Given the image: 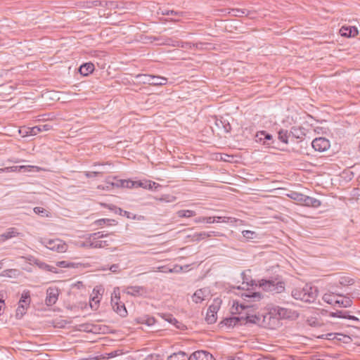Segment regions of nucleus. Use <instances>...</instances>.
<instances>
[{
    "instance_id": "nucleus-14",
    "label": "nucleus",
    "mask_w": 360,
    "mask_h": 360,
    "mask_svg": "<svg viewBox=\"0 0 360 360\" xmlns=\"http://www.w3.org/2000/svg\"><path fill=\"white\" fill-rule=\"evenodd\" d=\"M215 125L219 129L222 130L224 133H229L231 130V124L227 119L220 117L215 119Z\"/></svg>"
},
{
    "instance_id": "nucleus-38",
    "label": "nucleus",
    "mask_w": 360,
    "mask_h": 360,
    "mask_svg": "<svg viewBox=\"0 0 360 360\" xmlns=\"http://www.w3.org/2000/svg\"><path fill=\"white\" fill-rule=\"evenodd\" d=\"M329 316L345 319L347 317V312L343 311H337L336 312H330V313H329Z\"/></svg>"
},
{
    "instance_id": "nucleus-47",
    "label": "nucleus",
    "mask_w": 360,
    "mask_h": 360,
    "mask_svg": "<svg viewBox=\"0 0 360 360\" xmlns=\"http://www.w3.org/2000/svg\"><path fill=\"white\" fill-rule=\"evenodd\" d=\"M166 320L168 322H169V323H172L174 325H176V328H180V326L179 325H177V324H179L180 323L175 318H174L172 316L168 315L167 318L166 319Z\"/></svg>"
},
{
    "instance_id": "nucleus-37",
    "label": "nucleus",
    "mask_w": 360,
    "mask_h": 360,
    "mask_svg": "<svg viewBox=\"0 0 360 360\" xmlns=\"http://www.w3.org/2000/svg\"><path fill=\"white\" fill-rule=\"evenodd\" d=\"M33 211L36 214L40 215L41 217H49V212L43 207H36L33 209Z\"/></svg>"
},
{
    "instance_id": "nucleus-63",
    "label": "nucleus",
    "mask_w": 360,
    "mask_h": 360,
    "mask_svg": "<svg viewBox=\"0 0 360 360\" xmlns=\"http://www.w3.org/2000/svg\"><path fill=\"white\" fill-rule=\"evenodd\" d=\"M151 183H152V184L150 185V187H152V188H153V187H155V186H156L157 184H156L155 182H152V181H151Z\"/></svg>"
},
{
    "instance_id": "nucleus-55",
    "label": "nucleus",
    "mask_w": 360,
    "mask_h": 360,
    "mask_svg": "<svg viewBox=\"0 0 360 360\" xmlns=\"http://www.w3.org/2000/svg\"><path fill=\"white\" fill-rule=\"evenodd\" d=\"M108 269L112 273H117L120 271V266L117 264L111 265Z\"/></svg>"
},
{
    "instance_id": "nucleus-50",
    "label": "nucleus",
    "mask_w": 360,
    "mask_h": 360,
    "mask_svg": "<svg viewBox=\"0 0 360 360\" xmlns=\"http://www.w3.org/2000/svg\"><path fill=\"white\" fill-rule=\"evenodd\" d=\"M120 211L121 215L126 216L129 219H135L136 218V215L132 213H130L127 211H124L121 209H120Z\"/></svg>"
},
{
    "instance_id": "nucleus-56",
    "label": "nucleus",
    "mask_w": 360,
    "mask_h": 360,
    "mask_svg": "<svg viewBox=\"0 0 360 360\" xmlns=\"http://www.w3.org/2000/svg\"><path fill=\"white\" fill-rule=\"evenodd\" d=\"M290 197L292 198H294L295 200H303V197L304 195H300V194H298L297 193H292L290 195Z\"/></svg>"
},
{
    "instance_id": "nucleus-27",
    "label": "nucleus",
    "mask_w": 360,
    "mask_h": 360,
    "mask_svg": "<svg viewBox=\"0 0 360 360\" xmlns=\"http://www.w3.org/2000/svg\"><path fill=\"white\" fill-rule=\"evenodd\" d=\"M249 11L246 9H240V8H232L229 11V14L231 16L235 17H241L243 15H248Z\"/></svg>"
},
{
    "instance_id": "nucleus-25",
    "label": "nucleus",
    "mask_w": 360,
    "mask_h": 360,
    "mask_svg": "<svg viewBox=\"0 0 360 360\" xmlns=\"http://www.w3.org/2000/svg\"><path fill=\"white\" fill-rule=\"evenodd\" d=\"M215 217V222H223V223H228V224H234L236 222H240V224L243 222L242 220L236 219L233 217Z\"/></svg>"
},
{
    "instance_id": "nucleus-3",
    "label": "nucleus",
    "mask_w": 360,
    "mask_h": 360,
    "mask_svg": "<svg viewBox=\"0 0 360 360\" xmlns=\"http://www.w3.org/2000/svg\"><path fill=\"white\" fill-rule=\"evenodd\" d=\"M259 285L264 291L272 293H281L285 288V283L279 278L262 279L259 281Z\"/></svg>"
},
{
    "instance_id": "nucleus-41",
    "label": "nucleus",
    "mask_w": 360,
    "mask_h": 360,
    "mask_svg": "<svg viewBox=\"0 0 360 360\" xmlns=\"http://www.w3.org/2000/svg\"><path fill=\"white\" fill-rule=\"evenodd\" d=\"M40 132V127L38 126H35L28 129V131L26 132L27 135L35 136Z\"/></svg>"
},
{
    "instance_id": "nucleus-49",
    "label": "nucleus",
    "mask_w": 360,
    "mask_h": 360,
    "mask_svg": "<svg viewBox=\"0 0 360 360\" xmlns=\"http://www.w3.org/2000/svg\"><path fill=\"white\" fill-rule=\"evenodd\" d=\"M335 335L333 333H327L321 335H317L316 338L318 339H327L332 340L335 338Z\"/></svg>"
},
{
    "instance_id": "nucleus-59",
    "label": "nucleus",
    "mask_w": 360,
    "mask_h": 360,
    "mask_svg": "<svg viewBox=\"0 0 360 360\" xmlns=\"http://www.w3.org/2000/svg\"><path fill=\"white\" fill-rule=\"evenodd\" d=\"M345 319H349V320H354V321H359V319L356 318V316L348 315V314H347V317Z\"/></svg>"
},
{
    "instance_id": "nucleus-6",
    "label": "nucleus",
    "mask_w": 360,
    "mask_h": 360,
    "mask_svg": "<svg viewBox=\"0 0 360 360\" xmlns=\"http://www.w3.org/2000/svg\"><path fill=\"white\" fill-rule=\"evenodd\" d=\"M40 242L41 243L42 245H44L48 249L51 250H55L58 252H64L67 250L66 244L58 238H55V239L41 238L40 240Z\"/></svg>"
},
{
    "instance_id": "nucleus-19",
    "label": "nucleus",
    "mask_w": 360,
    "mask_h": 360,
    "mask_svg": "<svg viewBox=\"0 0 360 360\" xmlns=\"http://www.w3.org/2000/svg\"><path fill=\"white\" fill-rule=\"evenodd\" d=\"M242 321L240 316H231L224 319L221 324L226 326L228 328H233L238 325Z\"/></svg>"
},
{
    "instance_id": "nucleus-58",
    "label": "nucleus",
    "mask_w": 360,
    "mask_h": 360,
    "mask_svg": "<svg viewBox=\"0 0 360 360\" xmlns=\"http://www.w3.org/2000/svg\"><path fill=\"white\" fill-rule=\"evenodd\" d=\"M145 360H160V359L158 356H150L146 358Z\"/></svg>"
},
{
    "instance_id": "nucleus-16",
    "label": "nucleus",
    "mask_w": 360,
    "mask_h": 360,
    "mask_svg": "<svg viewBox=\"0 0 360 360\" xmlns=\"http://www.w3.org/2000/svg\"><path fill=\"white\" fill-rule=\"evenodd\" d=\"M330 148L328 139L323 137H316V152H327Z\"/></svg>"
},
{
    "instance_id": "nucleus-32",
    "label": "nucleus",
    "mask_w": 360,
    "mask_h": 360,
    "mask_svg": "<svg viewBox=\"0 0 360 360\" xmlns=\"http://www.w3.org/2000/svg\"><path fill=\"white\" fill-rule=\"evenodd\" d=\"M336 298V295L333 293H326L323 296V300L331 305L335 306V300Z\"/></svg>"
},
{
    "instance_id": "nucleus-30",
    "label": "nucleus",
    "mask_w": 360,
    "mask_h": 360,
    "mask_svg": "<svg viewBox=\"0 0 360 360\" xmlns=\"http://www.w3.org/2000/svg\"><path fill=\"white\" fill-rule=\"evenodd\" d=\"M136 79L139 83L148 84L149 85L151 84V75L139 74L136 76Z\"/></svg>"
},
{
    "instance_id": "nucleus-46",
    "label": "nucleus",
    "mask_w": 360,
    "mask_h": 360,
    "mask_svg": "<svg viewBox=\"0 0 360 360\" xmlns=\"http://www.w3.org/2000/svg\"><path fill=\"white\" fill-rule=\"evenodd\" d=\"M302 200L304 201L306 205L314 206V203L315 202V199L307 196H304Z\"/></svg>"
},
{
    "instance_id": "nucleus-51",
    "label": "nucleus",
    "mask_w": 360,
    "mask_h": 360,
    "mask_svg": "<svg viewBox=\"0 0 360 360\" xmlns=\"http://www.w3.org/2000/svg\"><path fill=\"white\" fill-rule=\"evenodd\" d=\"M110 221L108 219H101L96 221V224L98 226L110 225Z\"/></svg>"
},
{
    "instance_id": "nucleus-24",
    "label": "nucleus",
    "mask_w": 360,
    "mask_h": 360,
    "mask_svg": "<svg viewBox=\"0 0 360 360\" xmlns=\"http://www.w3.org/2000/svg\"><path fill=\"white\" fill-rule=\"evenodd\" d=\"M150 81L152 86H164L167 83V78L151 75Z\"/></svg>"
},
{
    "instance_id": "nucleus-64",
    "label": "nucleus",
    "mask_w": 360,
    "mask_h": 360,
    "mask_svg": "<svg viewBox=\"0 0 360 360\" xmlns=\"http://www.w3.org/2000/svg\"><path fill=\"white\" fill-rule=\"evenodd\" d=\"M164 272H169V273H172L173 272V270L172 269H168L166 271H163Z\"/></svg>"
},
{
    "instance_id": "nucleus-1",
    "label": "nucleus",
    "mask_w": 360,
    "mask_h": 360,
    "mask_svg": "<svg viewBox=\"0 0 360 360\" xmlns=\"http://www.w3.org/2000/svg\"><path fill=\"white\" fill-rule=\"evenodd\" d=\"M242 276L243 286H238V289L245 290V288L247 289L246 291L241 294L243 302L241 303L236 302V310L240 315L242 321L256 323L259 321V317L256 314L255 305L250 304V302L259 301L262 297V295L260 292L250 291L248 287L255 285V281L250 280L249 282L248 279H245L244 273L242 274Z\"/></svg>"
},
{
    "instance_id": "nucleus-35",
    "label": "nucleus",
    "mask_w": 360,
    "mask_h": 360,
    "mask_svg": "<svg viewBox=\"0 0 360 360\" xmlns=\"http://www.w3.org/2000/svg\"><path fill=\"white\" fill-rule=\"evenodd\" d=\"M132 184L133 188L141 187L144 188L152 189V187H150V185L152 184L151 181L142 182L140 181H132Z\"/></svg>"
},
{
    "instance_id": "nucleus-11",
    "label": "nucleus",
    "mask_w": 360,
    "mask_h": 360,
    "mask_svg": "<svg viewBox=\"0 0 360 360\" xmlns=\"http://www.w3.org/2000/svg\"><path fill=\"white\" fill-rule=\"evenodd\" d=\"M255 141L262 143L264 145L269 146L273 143V137L266 131H260L255 135Z\"/></svg>"
},
{
    "instance_id": "nucleus-52",
    "label": "nucleus",
    "mask_w": 360,
    "mask_h": 360,
    "mask_svg": "<svg viewBox=\"0 0 360 360\" xmlns=\"http://www.w3.org/2000/svg\"><path fill=\"white\" fill-rule=\"evenodd\" d=\"M163 15H181L182 14V12H177L174 10H165L162 12Z\"/></svg>"
},
{
    "instance_id": "nucleus-13",
    "label": "nucleus",
    "mask_w": 360,
    "mask_h": 360,
    "mask_svg": "<svg viewBox=\"0 0 360 360\" xmlns=\"http://www.w3.org/2000/svg\"><path fill=\"white\" fill-rule=\"evenodd\" d=\"M210 296V290L207 288L197 290L192 297V300L195 303H200Z\"/></svg>"
},
{
    "instance_id": "nucleus-4",
    "label": "nucleus",
    "mask_w": 360,
    "mask_h": 360,
    "mask_svg": "<svg viewBox=\"0 0 360 360\" xmlns=\"http://www.w3.org/2000/svg\"><path fill=\"white\" fill-rule=\"evenodd\" d=\"M291 295L294 299L304 302L311 303L315 300L313 288L308 284H306L303 288L297 287L294 288L291 292Z\"/></svg>"
},
{
    "instance_id": "nucleus-60",
    "label": "nucleus",
    "mask_w": 360,
    "mask_h": 360,
    "mask_svg": "<svg viewBox=\"0 0 360 360\" xmlns=\"http://www.w3.org/2000/svg\"><path fill=\"white\" fill-rule=\"evenodd\" d=\"M345 319H349V320H354V321H359V319L356 318V316L348 315V314H347V317Z\"/></svg>"
},
{
    "instance_id": "nucleus-36",
    "label": "nucleus",
    "mask_w": 360,
    "mask_h": 360,
    "mask_svg": "<svg viewBox=\"0 0 360 360\" xmlns=\"http://www.w3.org/2000/svg\"><path fill=\"white\" fill-rule=\"evenodd\" d=\"M243 237L247 239H255L257 237V233L255 231L250 230H245L242 232Z\"/></svg>"
},
{
    "instance_id": "nucleus-44",
    "label": "nucleus",
    "mask_w": 360,
    "mask_h": 360,
    "mask_svg": "<svg viewBox=\"0 0 360 360\" xmlns=\"http://www.w3.org/2000/svg\"><path fill=\"white\" fill-rule=\"evenodd\" d=\"M58 266L63 268L75 267V264L68 261H60L58 262Z\"/></svg>"
},
{
    "instance_id": "nucleus-21",
    "label": "nucleus",
    "mask_w": 360,
    "mask_h": 360,
    "mask_svg": "<svg viewBox=\"0 0 360 360\" xmlns=\"http://www.w3.org/2000/svg\"><path fill=\"white\" fill-rule=\"evenodd\" d=\"M290 135L291 141H294L295 139H301L305 135L304 129L300 127H292L290 131Z\"/></svg>"
},
{
    "instance_id": "nucleus-42",
    "label": "nucleus",
    "mask_w": 360,
    "mask_h": 360,
    "mask_svg": "<svg viewBox=\"0 0 360 360\" xmlns=\"http://www.w3.org/2000/svg\"><path fill=\"white\" fill-rule=\"evenodd\" d=\"M27 309V307H22V305L18 304V307L16 309V316L22 317L26 313Z\"/></svg>"
},
{
    "instance_id": "nucleus-31",
    "label": "nucleus",
    "mask_w": 360,
    "mask_h": 360,
    "mask_svg": "<svg viewBox=\"0 0 360 360\" xmlns=\"http://www.w3.org/2000/svg\"><path fill=\"white\" fill-rule=\"evenodd\" d=\"M278 139L281 141L287 144L288 143V139L291 140L290 132L284 129L280 130L278 131Z\"/></svg>"
},
{
    "instance_id": "nucleus-7",
    "label": "nucleus",
    "mask_w": 360,
    "mask_h": 360,
    "mask_svg": "<svg viewBox=\"0 0 360 360\" xmlns=\"http://www.w3.org/2000/svg\"><path fill=\"white\" fill-rule=\"evenodd\" d=\"M273 310L274 314L278 315L280 319H295L299 316V314L296 311L284 307H276Z\"/></svg>"
},
{
    "instance_id": "nucleus-22",
    "label": "nucleus",
    "mask_w": 360,
    "mask_h": 360,
    "mask_svg": "<svg viewBox=\"0 0 360 360\" xmlns=\"http://www.w3.org/2000/svg\"><path fill=\"white\" fill-rule=\"evenodd\" d=\"M31 303L30 292L29 290H24L21 294L18 304L28 308Z\"/></svg>"
},
{
    "instance_id": "nucleus-53",
    "label": "nucleus",
    "mask_w": 360,
    "mask_h": 360,
    "mask_svg": "<svg viewBox=\"0 0 360 360\" xmlns=\"http://www.w3.org/2000/svg\"><path fill=\"white\" fill-rule=\"evenodd\" d=\"M203 45H204V44L201 43V42L196 43V44L186 43V46H184L183 45L181 46L182 47H188V46H189L190 48H191L192 46H193V47H195L196 49H202Z\"/></svg>"
},
{
    "instance_id": "nucleus-23",
    "label": "nucleus",
    "mask_w": 360,
    "mask_h": 360,
    "mask_svg": "<svg viewBox=\"0 0 360 360\" xmlns=\"http://www.w3.org/2000/svg\"><path fill=\"white\" fill-rule=\"evenodd\" d=\"M94 70V65L91 63H84L79 68V72L84 76H87Z\"/></svg>"
},
{
    "instance_id": "nucleus-61",
    "label": "nucleus",
    "mask_w": 360,
    "mask_h": 360,
    "mask_svg": "<svg viewBox=\"0 0 360 360\" xmlns=\"http://www.w3.org/2000/svg\"><path fill=\"white\" fill-rule=\"evenodd\" d=\"M257 360H274V359L267 358V357H263V358L258 359Z\"/></svg>"
},
{
    "instance_id": "nucleus-18",
    "label": "nucleus",
    "mask_w": 360,
    "mask_h": 360,
    "mask_svg": "<svg viewBox=\"0 0 360 360\" xmlns=\"http://www.w3.org/2000/svg\"><path fill=\"white\" fill-rule=\"evenodd\" d=\"M352 304V300L348 297H345L340 295H336V298L335 300V306H338L340 307H349Z\"/></svg>"
},
{
    "instance_id": "nucleus-62",
    "label": "nucleus",
    "mask_w": 360,
    "mask_h": 360,
    "mask_svg": "<svg viewBox=\"0 0 360 360\" xmlns=\"http://www.w3.org/2000/svg\"><path fill=\"white\" fill-rule=\"evenodd\" d=\"M311 145L312 148L315 149V139L311 141Z\"/></svg>"
},
{
    "instance_id": "nucleus-10",
    "label": "nucleus",
    "mask_w": 360,
    "mask_h": 360,
    "mask_svg": "<svg viewBox=\"0 0 360 360\" xmlns=\"http://www.w3.org/2000/svg\"><path fill=\"white\" fill-rule=\"evenodd\" d=\"M219 309V302L211 304L207 311L205 321L208 324H212L217 319V313Z\"/></svg>"
},
{
    "instance_id": "nucleus-48",
    "label": "nucleus",
    "mask_w": 360,
    "mask_h": 360,
    "mask_svg": "<svg viewBox=\"0 0 360 360\" xmlns=\"http://www.w3.org/2000/svg\"><path fill=\"white\" fill-rule=\"evenodd\" d=\"M166 320L168 322H169V323H172L174 325H176V328H180V326L179 325H177V324H179L180 323L175 318H174L172 316L168 315L167 318L166 319Z\"/></svg>"
},
{
    "instance_id": "nucleus-43",
    "label": "nucleus",
    "mask_w": 360,
    "mask_h": 360,
    "mask_svg": "<svg viewBox=\"0 0 360 360\" xmlns=\"http://www.w3.org/2000/svg\"><path fill=\"white\" fill-rule=\"evenodd\" d=\"M142 323H146L148 326H153L155 323V320L153 317L146 316L142 319Z\"/></svg>"
},
{
    "instance_id": "nucleus-12",
    "label": "nucleus",
    "mask_w": 360,
    "mask_h": 360,
    "mask_svg": "<svg viewBox=\"0 0 360 360\" xmlns=\"http://www.w3.org/2000/svg\"><path fill=\"white\" fill-rule=\"evenodd\" d=\"M123 292L134 297L142 296L146 293L145 288L139 285L128 286L123 290Z\"/></svg>"
},
{
    "instance_id": "nucleus-2",
    "label": "nucleus",
    "mask_w": 360,
    "mask_h": 360,
    "mask_svg": "<svg viewBox=\"0 0 360 360\" xmlns=\"http://www.w3.org/2000/svg\"><path fill=\"white\" fill-rule=\"evenodd\" d=\"M112 241L109 234L98 231L89 234L81 245L86 248H103L109 246Z\"/></svg>"
},
{
    "instance_id": "nucleus-45",
    "label": "nucleus",
    "mask_w": 360,
    "mask_h": 360,
    "mask_svg": "<svg viewBox=\"0 0 360 360\" xmlns=\"http://www.w3.org/2000/svg\"><path fill=\"white\" fill-rule=\"evenodd\" d=\"M103 172V171L84 172V175L87 178H92L97 176L98 174H101Z\"/></svg>"
},
{
    "instance_id": "nucleus-57",
    "label": "nucleus",
    "mask_w": 360,
    "mask_h": 360,
    "mask_svg": "<svg viewBox=\"0 0 360 360\" xmlns=\"http://www.w3.org/2000/svg\"><path fill=\"white\" fill-rule=\"evenodd\" d=\"M38 127H40V132L49 131L51 128V125L49 124H41L38 125Z\"/></svg>"
},
{
    "instance_id": "nucleus-15",
    "label": "nucleus",
    "mask_w": 360,
    "mask_h": 360,
    "mask_svg": "<svg viewBox=\"0 0 360 360\" xmlns=\"http://www.w3.org/2000/svg\"><path fill=\"white\" fill-rule=\"evenodd\" d=\"M189 360H214V358L210 353L200 350L194 352L189 356Z\"/></svg>"
},
{
    "instance_id": "nucleus-9",
    "label": "nucleus",
    "mask_w": 360,
    "mask_h": 360,
    "mask_svg": "<svg viewBox=\"0 0 360 360\" xmlns=\"http://www.w3.org/2000/svg\"><path fill=\"white\" fill-rule=\"evenodd\" d=\"M59 290L56 287H49L46 290V297L45 303L47 306L51 307L55 304L58 299Z\"/></svg>"
},
{
    "instance_id": "nucleus-54",
    "label": "nucleus",
    "mask_w": 360,
    "mask_h": 360,
    "mask_svg": "<svg viewBox=\"0 0 360 360\" xmlns=\"http://www.w3.org/2000/svg\"><path fill=\"white\" fill-rule=\"evenodd\" d=\"M207 234L209 235V238H211V237H220V236H223L224 234L220 233V232H218V231H210V232H207Z\"/></svg>"
},
{
    "instance_id": "nucleus-39",
    "label": "nucleus",
    "mask_w": 360,
    "mask_h": 360,
    "mask_svg": "<svg viewBox=\"0 0 360 360\" xmlns=\"http://www.w3.org/2000/svg\"><path fill=\"white\" fill-rule=\"evenodd\" d=\"M39 267L41 269H44V270L47 271L57 273L56 267L50 266V265H49L47 264H45V263H40L39 264Z\"/></svg>"
},
{
    "instance_id": "nucleus-17",
    "label": "nucleus",
    "mask_w": 360,
    "mask_h": 360,
    "mask_svg": "<svg viewBox=\"0 0 360 360\" xmlns=\"http://www.w3.org/2000/svg\"><path fill=\"white\" fill-rule=\"evenodd\" d=\"M101 328L93 323H82L78 326V330L86 332V333H99Z\"/></svg>"
},
{
    "instance_id": "nucleus-34",
    "label": "nucleus",
    "mask_w": 360,
    "mask_h": 360,
    "mask_svg": "<svg viewBox=\"0 0 360 360\" xmlns=\"http://www.w3.org/2000/svg\"><path fill=\"white\" fill-rule=\"evenodd\" d=\"M179 217H185L188 218L193 216H195L196 213L195 211L186 210H179L176 213Z\"/></svg>"
},
{
    "instance_id": "nucleus-8",
    "label": "nucleus",
    "mask_w": 360,
    "mask_h": 360,
    "mask_svg": "<svg viewBox=\"0 0 360 360\" xmlns=\"http://www.w3.org/2000/svg\"><path fill=\"white\" fill-rule=\"evenodd\" d=\"M106 184H108L106 186V188L108 189L109 186L110 185L112 187H117V188H133V184L132 181L129 179H119L116 177L109 178Z\"/></svg>"
},
{
    "instance_id": "nucleus-29",
    "label": "nucleus",
    "mask_w": 360,
    "mask_h": 360,
    "mask_svg": "<svg viewBox=\"0 0 360 360\" xmlns=\"http://www.w3.org/2000/svg\"><path fill=\"white\" fill-rule=\"evenodd\" d=\"M18 235L19 233L18 232L15 228H10L7 230V231H6L1 235V237L4 239L7 240L15 237Z\"/></svg>"
},
{
    "instance_id": "nucleus-5",
    "label": "nucleus",
    "mask_w": 360,
    "mask_h": 360,
    "mask_svg": "<svg viewBox=\"0 0 360 360\" xmlns=\"http://www.w3.org/2000/svg\"><path fill=\"white\" fill-rule=\"evenodd\" d=\"M120 299L119 288H115L111 296V305L113 310L120 316L125 317L127 314L124 304L119 302Z\"/></svg>"
},
{
    "instance_id": "nucleus-20",
    "label": "nucleus",
    "mask_w": 360,
    "mask_h": 360,
    "mask_svg": "<svg viewBox=\"0 0 360 360\" xmlns=\"http://www.w3.org/2000/svg\"><path fill=\"white\" fill-rule=\"evenodd\" d=\"M340 33L343 37H355L358 34V30L355 27H342Z\"/></svg>"
},
{
    "instance_id": "nucleus-33",
    "label": "nucleus",
    "mask_w": 360,
    "mask_h": 360,
    "mask_svg": "<svg viewBox=\"0 0 360 360\" xmlns=\"http://www.w3.org/2000/svg\"><path fill=\"white\" fill-rule=\"evenodd\" d=\"M215 217H199L195 218L194 221L195 223H207L212 224L215 222Z\"/></svg>"
},
{
    "instance_id": "nucleus-28",
    "label": "nucleus",
    "mask_w": 360,
    "mask_h": 360,
    "mask_svg": "<svg viewBox=\"0 0 360 360\" xmlns=\"http://www.w3.org/2000/svg\"><path fill=\"white\" fill-rule=\"evenodd\" d=\"M101 295L98 291L96 295L94 296L90 300V307L93 310H96L98 308Z\"/></svg>"
},
{
    "instance_id": "nucleus-26",
    "label": "nucleus",
    "mask_w": 360,
    "mask_h": 360,
    "mask_svg": "<svg viewBox=\"0 0 360 360\" xmlns=\"http://www.w3.org/2000/svg\"><path fill=\"white\" fill-rule=\"evenodd\" d=\"M167 360H189V356L185 352H179L171 354Z\"/></svg>"
},
{
    "instance_id": "nucleus-40",
    "label": "nucleus",
    "mask_w": 360,
    "mask_h": 360,
    "mask_svg": "<svg viewBox=\"0 0 360 360\" xmlns=\"http://www.w3.org/2000/svg\"><path fill=\"white\" fill-rule=\"evenodd\" d=\"M193 237L195 238V240L200 241L201 240H203L205 238H209V235L207 234V232L202 231L200 233H195Z\"/></svg>"
}]
</instances>
